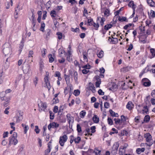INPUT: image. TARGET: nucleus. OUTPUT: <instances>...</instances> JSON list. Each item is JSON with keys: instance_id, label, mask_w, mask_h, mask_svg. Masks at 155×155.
Here are the masks:
<instances>
[{"instance_id": "obj_1", "label": "nucleus", "mask_w": 155, "mask_h": 155, "mask_svg": "<svg viewBox=\"0 0 155 155\" xmlns=\"http://www.w3.org/2000/svg\"><path fill=\"white\" fill-rule=\"evenodd\" d=\"M67 139V137L66 135H64L62 137H60L59 142L61 146H64V143L66 141Z\"/></svg>"}, {"instance_id": "obj_2", "label": "nucleus", "mask_w": 155, "mask_h": 155, "mask_svg": "<svg viewBox=\"0 0 155 155\" xmlns=\"http://www.w3.org/2000/svg\"><path fill=\"white\" fill-rule=\"evenodd\" d=\"M142 84L145 87H148L150 86L151 82L147 78H144L142 80Z\"/></svg>"}, {"instance_id": "obj_3", "label": "nucleus", "mask_w": 155, "mask_h": 155, "mask_svg": "<svg viewBox=\"0 0 155 155\" xmlns=\"http://www.w3.org/2000/svg\"><path fill=\"white\" fill-rule=\"evenodd\" d=\"M45 82V87H46L48 90H49L51 88V85L50 82L49 81L48 77V76H45L44 78Z\"/></svg>"}, {"instance_id": "obj_4", "label": "nucleus", "mask_w": 155, "mask_h": 155, "mask_svg": "<svg viewBox=\"0 0 155 155\" xmlns=\"http://www.w3.org/2000/svg\"><path fill=\"white\" fill-rule=\"evenodd\" d=\"M17 137V133L14 132L12 135L9 138V143L11 144L15 138Z\"/></svg>"}, {"instance_id": "obj_5", "label": "nucleus", "mask_w": 155, "mask_h": 155, "mask_svg": "<svg viewBox=\"0 0 155 155\" xmlns=\"http://www.w3.org/2000/svg\"><path fill=\"white\" fill-rule=\"evenodd\" d=\"M3 52L5 56L6 55L11 53V49L9 47L4 48L3 49Z\"/></svg>"}, {"instance_id": "obj_6", "label": "nucleus", "mask_w": 155, "mask_h": 155, "mask_svg": "<svg viewBox=\"0 0 155 155\" xmlns=\"http://www.w3.org/2000/svg\"><path fill=\"white\" fill-rule=\"evenodd\" d=\"M144 137L147 142H149L151 140L152 136L149 133H147L144 135Z\"/></svg>"}, {"instance_id": "obj_7", "label": "nucleus", "mask_w": 155, "mask_h": 155, "mask_svg": "<svg viewBox=\"0 0 155 155\" xmlns=\"http://www.w3.org/2000/svg\"><path fill=\"white\" fill-rule=\"evenodd\" d=\"M47 107V106L46 104L45 103H41V107H40L41 110L40 109H39V111H41L42 110L45 111V110H46Z\"/></svg>"}, {"instance_id": "obj_8", "label": "nucleus", "mask_w": 155, "mask_h": 155, "mask_svg": "<svg viewBox=\"0 0 155 155\" xmlns=\"http://www.w3.org/2000/svg\"><path fill=\"white\" fill-rule=\"evenodd\" d=\"M11 91V89H8L5 91V92H2V93H1V94H0V97H1V99L3 101V100H5V98L6 97H5V96H4L3 97H2L1 95H2L3 94H4L5 93V94L8 93L10 92Z\"/></svg>"}, {"instance_id": "obj_9", "label": "nucleus", "mask_w": 155, "mask_h": 155, "mask_svg": "<svg viewBox=\"0 0 155 155\" xmlns=\"http://www.w3.org/2000/svg\"><path fill=\"white\" fill-rule=\"evenodd\" d=\"M88 86L90 89L91 90L93 93H94L95 92V87L93 83L91 82L89 83Z\"/></svg>"}, {"instance_id": "obj_10", "label": "nucleus", "mask_w": 155, "mask_h": 155, "mask_svg": "<svg viewBox=\"0 0 155 155\" xmlns=\"http://www.w3.org/2000/svg\"><path fill=\"white\" fill-rule=\"evenodd\" d=\"M51 33V30L49 29H47L45 31V38L47 39L49 38L50 35Z\"/></svg>"}, {"instance_id": "obj_11", "label": "nucleus", "mask_w": 155, "mask_h": 155, "mask_svg": "<svg viewBox=\"0 0 155 155\" xmlns=\"http://www.w3.org/2000/svg\"><path fill=\"white\" fill-rule=\"evenodd\" d=\"M147 2L150 6L155 7V2L153 1V0H147Z\"/></svg>"}, {"instance_id": "obj_12", "label": "nucleus", "mask_w": 155, "mask_h": 155, "mask_svg": "<svg viewBox=\"0 0 155 155\" xmlns=\"http://www.w3.org/2000/svg\"><path fill=\"white\" fill-rule=\"evenodd\" d=\"M92 120L94 123H97L99 122V119L96 115H94L92 118Z\"/></svg>"}, {"instance_id": "obj_13", "label": "nucleus", "mask_w": 155, "mask_h": 155, "mask_svg": "<svg viewBox=\"0 0 155 155\" xmlns=\"http://www.w3.org/2000/svg\"><path fill=\"white\" fill-rule=\"evenodd\" d=\"M145 150V149L144 148H138L137 149L136 152L138 154H140L141 152H144Z\"/></svg>"}, {"instance_id": "obj_14", "label": "nucleus", "mask_w": 155, "mask_h": 155, "mask_svg": "<svg viewBox=\"0 0 155 155\" xmlns=\"http://www.w3.org/2000/svg\"><path fill=\"white\" fill-rule=\"evenodd\" d=\"M113 39H112L110 38V37H109L108 40H110V39H111V42H112L113 44H116L117 43L118 41V40L117 38H114L113 37H112Z\"/></svg>"}, {"instance_id": "obj_15", "label": "nucleus", "mask_w": 155, "mask_h": 155, "mask_svg": "<svg viewBox=\"0 0 155 155\" xmlns=\"http://www.w3.org/2000/svg\"><path fill=\"white\" fill-rule=\"evenodd\" d=\"M114 120L115 121V123L116 124L120 125L122 123L120 119L119 118H115L114 119Z\"/></svg>"}, {"instance_id": "obj_16", "label": "nucleus", "mask_w": 155, "mask_h": 155, "mask_svg": "<svg viewBox=\"0 0 155 155\" xmlns=\"http://www.w3.org/2000/svg\"><path fill=\"white\" fill-rule=\"evenodd\" d=\"M20 46L19 47V51H20L19 53L20 54L21 52L22 51V50L24 47V41H23V38H22L21 41V43L20 44Z\"/></svg>"}, {"instance_id": "obj_17", "label": "nucleus", "mask_w": 155, "mask_h": 155, "mask_svg": "<svg viewBox=\"0 0 155 155\" xmlns=\"http://www.w3.org/2000/svg\"><path fill=\"white\" fill-rule=\"evenodd\" d=\"M128 5L130 7H132V8L133 9H135L134 6H135V5L134 4V2L133 1H130V2L128 3Z\"/></svg>"}, {"instance_id": "obj_18", "label": "nucleus", "mask_w": 155, "mask_h": 155, "mask_svg": "<svg viewBox=\"0 0 155 155\" xmlns=\"http://www.w3.org/2000/svg\"><path fill=\"white\" fill-rule=\"evenodd\" d=\"M70 76L66 74H64V78L67 84H69L70 83Z\"/></svg>"}, {"instance_id": "obj_19", "label": "nucleus", "mask_w": 155, "mask_h": 155, "mask_svg": "<svg viewBox=\"0 0 155 155\" xmlns=\"http://www.w3.org/2000/svg\"><path fill=\"white\" fill-rule=\"evenodd\" d=\"M74 77L75 82L78 83V73L77 71H74Z\"/></svg>"}, {"instance_id": "obj_20", "label": "nucleus", "mask_w": 155, "mask_h": 155, "mask_svg": "<svg viewBox=\"0 0 155 155\" xmlns=\"http://www.w3.org/2000/svg\"><path fill=\"white\" fill-rule=\"evenodd\" d=\"M86 18L88 19L87 24L89 26H92V24L94 22L93 21V19L92 18L88 19V18L87 17H86Z\"/></svg>"}, {"instance_id": "obj_21", "label": "nucleus", "mask_w": 155, "mask_h": 155, "mask_svg": "<svg viewBox=\"0 0 155 155\" xmlns=\"http://www.w3.org/2000/svg\"><path fill=\"white\" fill-rule=\"evenodd\" d=\"M119 146V144L117 143L114 144L112 147V150H117V151Z\"/></svg>"}, {"instance_id": "obj_22", "label": "nucleus", "mask_w": 155, "mask_h": 155, "mask_svg": "<svg viewBox=\"0 0 155 155\" xmlns=\"http://www.w3.org/2000/svg\"><path fill=\"white\" fill-rule=\"evenodd\" d=\"M45 24L44 23V21H42L41 23V27L40 29V30L43 32L45 31Z\"/></svg>"}, {"instance_id": "obj_23", "label": "nucleus", "mask_w": 155, "mask_h": 155, "mask_svg": "<svg viewBox=\"0 0 155 155\" xmlns=\"http://www.w3.org/2000/svg\"><path fill=\"white\" fill-rule=\"evenodd\" d=\"M150 117L148 115H146L144 118V121L146 123H148L150 121Z\"/></svg>"}, {"instance_id": "obj_24", "label": "nucleus", "mask_w": 155, "mask_h": 155, "mask_svg": "<svg viewBox=\"0 0 155 155\" xmlns=\"http://www.w3.org/2000/svg\"><path fill=\"white\" fill-rule=\"evenodd\" d=\"M52 128H57L59 126V124L54 122L51 123Z\"/></svg>"}, {"instance_id": "obj_25", "label": "nucleus", "mask_w": 155, "mask_h": 155, "mask_svg": "<svg viewBox=\"0 0 155 155\" xmlns=\"http://www.w3.org/2000/svg\"><path fill=\"white\" fill-rule=\"evenodd\" d=\"M132 105V103L131 102H128L127 104L126 105L127 108L129 110H131L132 108V107L131 106Z\"/></svg>"}, {"instance_id": "obj_26", "label": "nucleus", "mask_w": 155, "mask_h": 155, "mask_svg": "<svg viewBox=\"0 0 155 155\" xmlns=\"http://www.w3.org/2000/svg\"><path fill=\"white\" fill-rule=\"evenodd\" d=\"M22 9V7H20L19 8V5H18L15 8V13H17L18 14L19 12H20V10Z\"/></svg>"}, {"instance_id": "obj_27", "label": "nucleus", "mask_w": 155, "mask_h": 155, "mask_svg": "<svg viewBox=\"0 0 155 155\" xmlns=\"http://www.w3.org/2000/svg\"><path fill=\"white\" fill-rule=\"evenodd\" d=\"M50 15L52 17L54 18L55 17L56 15V12L54 10L51 11L50 12Z\"/></svg>"}, {"instance_id": "obj_28", "label": "nucleus", "mask_w": 155, "mask_h": 155, "mask_svg": "<svg viewBox=\"0 0 155 155\" xmlns=\"http://www.w3.org/2000/svg\"><path fill=\"white\" fill-rule=\"evenodd\" d=\"M49 60V61L50 63L52 62L54 60V58L52 56V55L51 54H49L48 55Z\"/></svg>"}, {"instance_id": "obj_29", "label": "nucleus", "mask_w": 155, "mask_h": 155, "mask_svg": "<svg viewBox=\"0 0 155 155\" xmlns=\"http://www.w3.org/2000/svg\"><path fill=\"white\" fill-rule=\"evenodd\" d=\"M74 139V141L76 143H78L81 140V138L80 137H78Z\"/></svg>"}, {"instance_id": "obj_30", "label": "nucleus", "mask_w": 155, "mask_h": 155, "mask_svg": "<svg viewBox=\"0 0 155 155\" xmlns=\"http://www.w3.org/2000/svg\"><path fill=\"white\" fill-rule=\"evenodd\" d=\"M92 25H93L95 28V29L96 30H97L99 26V24L98 23H97L96 24L94 22L92 24Z\"/></svg>"}, {"instance_id": "obj_31", "label": "nucleus", "mask_w": 155, "mask_h": 155, "mask_svg": "<svg viewBox=\"0 0 155 155\" xmlns=\"http://www.w3.org/2000/svg\"><path fill=\"white\" fill-rule=\"evenodd\" d=\"M23 119V117L22 116V115H21V117H19L18 116H17L16 117V122L17 123H19L20 122V121L22 120Z\"/></svg>"}, {"instance_id": "obj_32", "label": "nucleus", "mask_w": 155, "mask_h": 155, "mask_svg": "<svg viewBox=\"0 0 155 155\" xmlns=\"http://www.w3.org/2000/svg\"><path fill=\"white\" fill-rule=\"evenodd\" d=\"M40 65V71H42V69L44 67L43 63L42 61H41L39 62Z\"/></svg>"}, {"instance_id": "obj_33", "label": "nucleus", "mask_w": 155, "mask_h": 155, "mask_svg": "<svg viewBox=\"0 0 155 155\" xmlns=\"http://www.w3.org/2000/svg\"><path fill=\"white\" fill-rule=\"evenodd\" d=\"M66 117L68 122L70 124L71 121V114H68L66 115Z\"/></svg>"}, {"instance_id": "obj_34", "label": "nucleus", "mask_w": 155, "mask_h": 155, "mask_svg": "<svg viewBox=\"0 0 155 155\" xmlns=\"http://www.w3.org/2000/svg\"><path fill=\"white\" fill-rule=\"evenodd\" d=\"M103 54L104 52L103 51H100L99 53L97 54L98 57L100 58H102L103 56Z\"/></svg>"}, {"instance_id": "obj_35", "label": "nucleus", "mask_w": 155, "mask_h": 155, "mask_svg": "<svg viewBox=\"0 0 155 155\" xmlns=\"http://www.w3.org/2000/svg\"><path fill=\"white\" fill-rule=\"evenodd\" d=\"M83 58L84 61H87V54L86 52H84L83 53Z\"/></svg>"}, {"instance_id": "obj_36", "label": "nucleus", "mask_w": 155, "mask_h": 155, "mask_svg": "<svg viewBox=\"0 0 155 155\" xmlns=\"http://www.w3.org/2000/svg\"><path fill=\"white\" fill-rule=\"evenodd\" d=\"M125 150L122 149V148L120 147L119 150V155H123L125 153Z\"/></svg>"}, {"instance_id": "obj_37", "label": "nucleus", "mask_w": 155, "mask_h": 155, "mask_svg": "<svg viewBox=\"0 0 155 155\" xmlns=\"http://www.w3.org/2000/svg\"><path fill=\"white\" fill-rule=\"evenodd\" d=\"M77 130L78 133H80L82 131L80 125L78 124L77 125Z\"/></svg>"}, {"instance_id": "obj_38", "label": "nucleus", "mask_w": 155, "mask_h": 155, "mask_svg": "<svg viewBox=\"0 0 155 155\" xmlns=\"http://www.w3.org/2000/svg\"><path fill=\"white\" fill-rule=\"evenodd\" d=\"M118 20L119 21L121 22L123 21H126L127 20V18L125 17H122L121 18L119 16L118 18Z\"/></svg>"}, {"instance_id": "obj_39", "label": "nucleus", "mask_w": 155, "mask_h": 155, "mask_svg": "<svg viewBox=\"0 0 155 155\" xmlns=\"http://www.w3.org/2000/svg\"><path fill=\"white\" fill-rule=\"evenodd\" d=\"M74 94L76 96H78L80 94V91L78 90H75L74 92Z\"/></svg>"}, {"instance_id": "obj_40", "label": "nucleus", "mask_w": 155, "mask_h": 155, "mask_svg": "<svg viewBox=\"0 0 155 155\" xmlns=\"http://www.w3.org/2000/svg\"><path fill=\"white\" fill-rule=\"evenodd\" d=\"M150 53L152 54V57H154L155 56V49L154 48H151L150 49Z\"/></svg>"}, {"instance_id": "obj_41", "label": "nucleus", "mask_w": 155, "mask_h": 155, "mask_svg": "<svg viewBox=\"0 0 155 155\" xmlns=\"http://www.w3.org/2000/svg\"><path fill=\"white\" fill-rule=\"evenodd\" d=\"M100 18L101 19V20L100 21V25L101 26H103L104 24V22L105 21V19L104 18Z\"/></svg>"}, {"instance_id": "obj_42", "label": "nucleus", "mask_w": 155, "mask_h": 155, "mask_svg": "<svg viewBox=\"0 0 155 155\" xmlns=\"http://www.w3.org/2000/svg\"><path fill=\"white\" fill-rule=\"evenodd\" d=\"M58 38L59 39H61L62 37V34L61 32H58L57 33Z\"/></svg>"}, {"instance_id": "obj_43", "label": "nucleus", "mask_w": 155, "mask_h": 155, "mask_svg": "<svg viewBox=\"0 0 155 155\" xmlns=\"http://www.w3.org/2000/svg\"><path fill=\"white\" fill-rule=\"evenodd\" d=\"M50 118L51 120H53L54 118V114L52 111H50Z\"/></svg>"}, {"instance_id": "obj_44", "label": "nucleus", "mask_w": 155, "mask_h": 155, "mask_svg": "<svg viewBox=\"0 0 155 155\" xmlns=\"http://www.w3.org/2000/svg\"><path fill=\"white\" fill-rule=\"evenodd\" d=\"M109 112L112 116L117 117V116H116L115 113L112 110L110 109L109 110Z\"/></svg>"}, {"instance_id": "obj_45", "label": "nucleus", "mask_w": 155, "mask_h": 155, "mask_svg": "<svg viewBox=\"0 0 155 155\" xmlns=\"http://www.w3.org/2000/svg\"><path fill=\"white\" fill-rule=\"evenodd\" d=\"M35 131L36 132V134H38L39 133L40 130L39 129L38 127V126H35Z\"/></svg>"}, {"instance_id": "obj_46", "label": "nucleus", "mask_w": 155, "mask_h": 155, "mask_svg": "<svg viewBox=\"0 0 155 155\" xmlns=\"http://www.w3.org/2000/svg\"><path fill=\"white\" fill-rule=\"evenodd\" d=\"M80 114L81 118L84 117L86 114V112L83 110L80 113Z\"/></svg>"}, {"instance_id": "obj_47", "label": "nucleus", "mask_w": 155, "mask_h": 155, "mask_svg": "<svg viewBox=\"0 0 155 155\" xmlns=\"http://www.w3.org/2000/svg\"><path fill=\"white\" fill-rule=\"evenodd\" d=\"M65 52V51L62 49H59V53L60 57L61 56V54H63Z\"/></svg>"}, {"instance_id": "obj_48", "label": "nucleus", "mask_w": 155, "mask_h": 155, "mask_svg": "<svg viewBox=\"0 0 155 155\" xmlns=\"http://www.w3.org/2000/svg\"><path fill=\"white\" fill-rule=\"evenodd\" d=\"M23 129H24V133L25 134H26L27 132V130L29 129L28 126V125L25 126V127H24Z\"/></svg>"}, {"instance_id": "obj_49", "label": "nucleus", "mask_w": 155, "mask_h": 155, "mask_svg": "<svg viewBox=\"0 0 155 155\" xmlns=\"http://www.w3.org/2000/svg\"><path fill=\"white\" fill-rule=\"evenodd\" d=\"M53 104H56L59 102L57 98H54L52 100Z\"/></svg>"}, {"instance_id": "obj_50", "label": "nucleus", "mask_w": 155, "mask_h": 155, "mask_svg": "<svg viewBox=\"0 0 155 155\" xmlns=\"http://www.w3.org/2000/svg\"><path fill=\"white\" fill-rule=\"evenodd\" d=\"M71 30L72 31L74 32H77L79 31H80V29H79V28H76L75 29H74L73 28H72Z\"/></svg>"}, {"instance_id": "obj_51", "label": "nucleus", "mask_w": 155, "mask_h": 155, "mask_svg": "<svg viewBox=\"0 0 155 155\" xmlns=\"http://www.w3.org/2000/svg\"><path fill=\"white\" fill-rule=\"evenodd\" d=\"M58 107L56 106H55L54 107V108L53 109V111L55 113H57L58 111Z\"/></svg>"}, {"instance_id": "obj_52", "label": "nucleus", "mask_w": 155, "mask_h": 155, "mask_svg": "<svg viewBox=\"0 0 155 155\" xmlns=\"http://www.w3.org/2000/svg\"><path fill=\"white\" fill-rule=\"evenodd\" d=\"M107 121L108 122V124L110 125H111L113 124V121L109 117H108L107 119Z\"/></svg>"}, {"instance_id": "obj_53", "label": "nucleus", "mask_w": 155, "mask_h": 155, "mask_svg": "<svg viewBox=\"0 0 155 155\" xmlns=\"http://www.w3.org/2000/svg\"><path fill=\"white\" fill-rule=\"evenodd\" d=\"M150 15L152 18H154L155 16V12L153 10H151L150 11Z\"/></svg>"}, {"instance_id": "obj_54", "label": "nucleus", "mask_w": 155, "mask_h": 155, "mask_svg": "<svg viewBox=\"0 0 155 155\" xmlns=\"http://www.w3.org/2000/svg\"><path fill=\"white\" fill-rule=\"evenodd\" d=\"M51 150V148L50 145L48 144V149L45 150V153L46 154V153H48L50 152Z\"/></svg>"}, {"instance_id": "obj_55", "label": "nucleus", "mask_w": 155, "mask_h": 155, "mask_svg": "<svg viewBox=\"0 0 155 155\" xmlns=\"http://www.w3.org/2000/svg\"><path fill=\"white\" fill-rule=\"evenodd\" d=\"M120 117L121 119L120 120L122 123L126 121L125 117L124 115H122Z\"/></svg>"}, {"instance_id": "obj_56", "label": "nucleus", "mask_w": 155, "mask_h": 155, "mask_svg": "<svg viewBox=\"0 0 155 155\" xmlns=\"http://www.w3.org/2000/svg\"><path fill=\"white\" fill-rule=\"evenodd\" d=\"M132 24L131 23H129L128 24L126 25L123 28L124 29L126 30L129 27L132 26Z\"/></svg>"}, {"instance_id": "obj_57", "label": "nucleus", "mask_w": 155, "mask_h": 155, "mask_svg": "<svg viewBox=\"0 0 155 155\" xmlns=\"http://www.w3.org/2000/svg\"><path fill=\"white\" fill-rule=\"evenodd\" d=\"M98 93L99 95H104V92L101 89H100L98 90Z\"/></svg>"}, {"instance_id": "obj_58", "label": "nucleus", "mask_w": 155, "mask_h": 155, "mask_svg": "<svg viewBox=\"0 0 155 155\" xmlns=\"http://www.w3.org/2000/svg\"><path fill=\"white\" fill-rule=\"evenodd\" d=\"M95 129L96 127L95 126H93L91 127V132L92 133H94L95 132Z\"/></svg>"}, {"instance_id": "obj_59", "label": "nucleus", "mask_w": 155, "mask_h": 155, "mask_svg": "<svg viewBox=\"0 0 155 155\" xmlns=\"http://www.w3.org/2000/svg\"><path fill=\"white\" fill-rule=\"evenodd\" d=\"M9 101L8 100L7 101H5L4 103L3 104V105L5 107H6L9 104Z\"/></svg>"}, {"instance_id": "obj_60", "label": "nucleus", "mask_w": 155, "mask_h": 155, "mask_svg": "<svg viewBox=\"0 0 155 155\" xmlns=\"http://www.w3.org/2000/svg\"><path fill=\"white\" fill-rule=\"evenodd\" d=\"M101 81H97L95 83V86L97 87H100V85L101 84Z\"/></svg>"}, {"instance_id": "obj_61", "label": "nucleus", "mask_w": 155, "mask_h": 155, "mask_svg": "<svg viewBox=\"0 0 155 155\" xmlns=\"http://www.w3.org/2000/svg\"><path fill=\"white\" fill-rule=\"evenodd\" d=\"M95 152L94 153H95L96 155H98V154L101 152L100 150H98L96 148L95 149Z\"/></svg>"}, {"instance_id": "obj_62", "label": "nucleus", "mask_w": 155, "mask_h": 155, "mask_svg": "<svg viewBox=\"0 0 155 155\" xmlns=\"http://www.w3.org/2000/svg\"><path fill=\"white\" fill-rule=\"evenodd\" d=\"M104 107L106 108H108L109 106V104L107 102H106L104 104Z\"/></svg>"}, {"instance_id": "obj_63", "label": "nucleus", "mask_w": 155, "mask_h": 155, "mask_svg": "<svg viewBox=\"0 0 155 155\" xmlns=\"http://www.w3.org/2000/svg\"><path fill=\"white\" fill-rule=\"evenodd\" d=\"M130 68L128 67H127L123 68V71L125 72H127L129 71Z\"/></svg>"}, {"instance_id": "obj_64", "label": "nucleus", "mask_w": 155, "mask_h": 155, "mask_svg": "<svg viewBox=\"0 0 155 155\" xmlns=\"http://www.w3.org/2000/svg\"><path fill=\"white\" fill-rule=\"evenodd\" d=\"M94 78L97 81H101V80L100 78V76H96L94 77Z\"/></svg>"}]
</instances>
